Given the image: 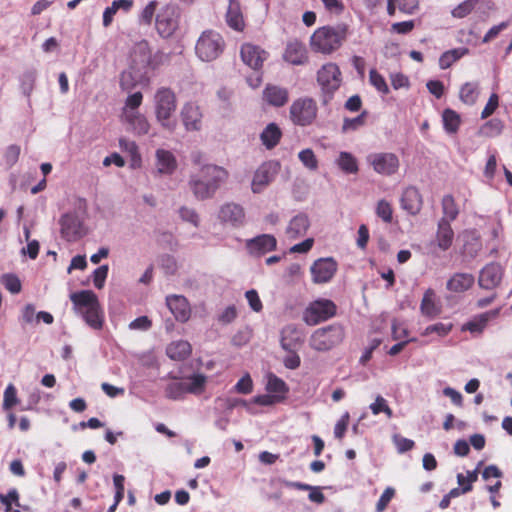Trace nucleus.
<instances>
[{
	"label": "nucleus",
	"instance_id": "obj_36",
	"mask_svg": "<svg viewBox=\"0 0 512 512\" xmlns=\"http://www.w3.org/2000/svg\"><path fill=\"white\" fill-rule=\"evenodd\" d=\"M147 71L133 69L131 66L120 75V87L124 91H130L136 87Z\"/></svg>",
	"mask_w": 512,
	"mask_h": 512
},
{
	"label": "nucleus",
	"instance_id": "obj_13",
	"mask_svg": "<svg viewBox=\"0 0 512 512\" xmlns=\"http://www.w3.org/2000/svg\"><path fill=\"white\" fill-rule=\"evenodd\" d=\"M245 247L251 256L261 257L276 250L277 240L271 234H261L246 240Z\"/></svg>",
	"mask_w": 512,
	"mask_h": 512
},
{
	"label": "nucleus",
	"instance_id": "obj_49",
	"mask_svg": "<svg viewBox=\"0 0 512 512\" xmlns=\"http://www.w3.org/2000/svg\"><path fill=\"white\" fill-rule=\"evenodd\" d=\"M17 403V390L13 384H9L4 391L3 409L10 410Z\"/></svg>",
	"mask_w": 512,
	"mask_h": 512
},
{
	"label": "nucleus",
	"instance_id": "obj_21",
	"mask_svg": "<svg viewBox=\"0 0 512 512\" xmlns=\"http://www.w3.org/2000/svg\"><path fill=\"white\" fill-rule=\"evenodd\" d=\"M59 223L61 236L65 240L69 242L76 241L82 236L81 223L76 215L70 213L64 214L60 218Z\"/></svg>",
	"mask_w": 512,
	"mask_h": 512
},
{
	"label": "nucleus",
	"instance_id": "obj_59",
	"mask_svg": "<svg viewBox=\"0 0 512 512\" xmlns=\"http://www.w3.org/2000/svg\"><path fill=\"white\" fill-rule=\"evenodd\" d=\"M394 495H395V489L392 487H387L384 490V492L382 493V495L380 496V498L376 504L377 512H383L387 508L389 502L392 500Z\"/></svg>",
	"mask_w": 512,
	"mask_h": 512
},
{
	"label": "nucleus",
	"instance_id": "obj_64",
	"mask_svg": "<svg viewBox=\"0 0 512 512\" xmlns=\"http://www.w3.org/2000/svg\"><path fill=\"white\" fill-rule=\"evenodd\" d=\"M245 296L253 311L260 312L262 310L263 305L256 290H248Z\"/></svg>",
	"mask_w": 512,
	"mask_h": 512
},
{
	"label": "nucleus",
	"instance_id": "obj_4",
	"mask_svg": "<svg viewBox=\"0 0 512 512\" xmlns=\"http://www.w3.org/2000/svg\"><path fill=\"white\" fill-rule=\"evenodd\" d=\"M155 117L161 127L173 132L176 122L172 116L177 108V98L174 91L168 87H160L154 94Z\"/></svg>",
	"mask_w": 512,
	"mask_h": 512
},
{
	"label": "nucleus",
	"instance_id": "obj_60",
	"mask_svg": "<svg viewBox=\"0 0 512 512\" xmlns=\"http://www.w3.org/2000/svg\"><path fill=\"white\" fill-rule=\"evenodd\" d=\"M158 7V2L153 0L150 1L141 12V20L143 23L150 25L152 23L155 11Z\"/></svg>",
	"mask_w": 512,
	"mask_h": 512
},
{
	"label": "nucleus",
	"instance_id": "obj_35",
	"mask_svg": "<svg viewBox=\"0 0 512 512\" xmlns=\"http://www.w3.org/2000/svg\"><path fill=\"white\" fill-rule=\"evenodd\" d=\"M266 391L274 396H277L280 402H283L289 392V387L284 380L275 374H269L266 384Z\"/></svg>",
	"mask_w": 512,
	"mask_h": 512
},
{
	"label": "nucleus",
	"instance_id": "obj_45",
	"mask_svg": "<svg viewBox=\"0 0 512 512\" xmlns=\"http://www.w3.org/2000/svg\"><path fill=\"white\" fill-rule=\"evenodd\" d=\"M376 215L385 223H391L393 220L392 205L384 199L378 201L376 206Z\"/></svg>",
	"mask_w": 512,
	"mask_h": 512
},
{
	"label": "nucleus",
	"instance_id": "obj_31",
	"mask_svg": "<svg viewBox=\"0 0 512 512\" xmlns=\"http://www.w3.org/2000/svg\"><path fill=\"white\" fill-rule=\"evenodd\" d=\"M309 226L310 222L307 215L300 213L290 220L285 233L289 239H296L304 236Z\"/></svg>",
	"mask_w": 512,
	"mask_h": 512
},
{
	"label": "nucleus",
	"instance_id": "obj_29",
	"mask_svg": "<svg viewBox=\"0 0 512 512\" xmlns=\"http://www.w3.org/2000/svg\"><path fill=\"white\" fill-rule=\"evenodd\" d=\"M500 310L494 309L487 311L485 313H482L472 319L471 321H468L462 326L463 331H469L473 334H481L484 329L486 328L489 320L495 319L498 317Z\"/></svg>",
	"mask_w": 512,
	"mask_h": 512
},
{
	"label": "nucleus",
	"instance_id": "obj_9",
	"mask_svg": "<svg viewBox=\"0 0 512 512\" xmlns=\"http://www.w3.org/2000/svg\"><path fill=\"white\" fill-rule=\"evenodd\" d=\"M337 307L332 300L317 299L311 302L303 312L306 324L314 326L336 315Z\"/></svg>",
	"mask_w": 512,
	"mask_h": 512
},
{
	"label": "nucleus",
	"instance_id": "obj_33",
	"mask_svg": "<svg viewBox=\"0 0 512 512\" xmlns=\"http://www.w3.org/2000/svg\"><path fill=\"white\" fill-rule=\"evenodd\" d=\"M282 138V131L276 123H269L260 134V140L266 149L276 147Z\"/></svg>",
	"mask_w": 512,
	"mask_h": 512
},
{
	"label": "nucleus",
	"instance_id": "obj_43",
	"mask_svg": "<svg viewBox=\"0 0 512 512\" xmlns=\"http://www.w3.org/2000/svg\"><path fill=\"white\" fill-rule=\"evenodd\" d=\"M443 125L444 129L448 133H456L461 124L460 115L452 109H445L443 111Z\"/></svg>",
	"mask_w": 512,
	"mask_h": 512
},
{
	"label": "nucleus",
	"instance_id": "obj_14",
	"mask_svg": "<svg viewBox=\"0 0 512 512\" xmlns=\"http://www.w3.org/2000/svg\"><path fill=\"white\" fill-rule=\"evenodd\" d=\"M282 58L291 65H305L309 61L308 50L303 42L292 39L287 42Z\"/></svg>",
	"mask_w": 512,
	"mask_h": 512
},
{
	"label": "nucleus",
	"instance_id": "obj_51",
	"mask_svg": "<svg viewBox=\"0 0 512 512\" xmlns=\"http://www.w3.org/2000/svg\"><path fill=\"white\" fill-rule=\"evenodd\" d=\"M298 157L305 167L310 170H316L318 161L314 152L311 149H304L299 152Z\"/></svg>",
	"mask_w": 512,
	"mask_h": 512
},
{
	"label": "nucleus",
	"instance_id": "obj_61",
	"mask_svg": "<svg viewBox=\"0 0 512 512\" xmlns=\"http://www.w3.org/2000/svg\"><path fill=\"white\" fill-rule=\"evenodd\" d=\"M499 105V97L496 93L490 95L488 102L486 103L484 109L481 112V118L486 119L491 116Z\"/></svg>",
	"mask_w": 512,
	"mask_h": 512
},
{
	"label": "nucleus",
	"instance_id": "obj_16",
	"mask_svg": "<svg viewBox=\"0 0 512 512\" xmlns=\"http://www.w3.org/2000/svg\"><path fill=\"white\" fill-rule=\"evenodd\" d=\"M337 270V263L332 258H320L310 268L314 283L329 282Z\"/></svg>",
	"mask_w": 512,
	"mask_h": 512
},
{
	"label": "nucleus",
	"instance_id": "obj_39",
	"mask_svg": "<svg viewBox=\"0 0 512 512\" xmlns=\"http://www.w3.org/2000/svg\"><path fill=\"white\" fill-rule=\"evenodd\" d=\"M207 378L203 374H193L190 377L183 379L184 386L187 393L199 395L205 390Z\"/></svg>",
	"mask_w": 512,
	"mask_h": 512
},
{
	"label": "nucleus",
	"instance_id": "obj_24",
	"mask_svg": "<svg viewBox=\"0 0 512 512\" xmlns=\"http://www.w3.org/2000/svg\"><path fill=\"white\" fill-rule=\"evenodd\" d=\"M122 118L129 125V129L137 135H146L150 130L147 117L138 111L124 112Z\"/></svg>",
	"mask_w": 512,
	"mask_h": 512
},
{
	"label": "nucleus",
	"instance_id": "obj_34",
	"mask_svg": "<svg viewBox=\"0 0 512 512\" xmlns=\"http://www.w3.org/2000/svg\"><path fill=\"white\" fill-rule=\"evenodd\" d=\"M192 347L188 341L179 340L170 343L166 348V354L169 358L176 361H182L190 356Z\"/></svg>",
	"mask_w": 512,
	"mask_h": 512
},
{
	"label": "nucleus",
	"instance_id": "obj_40",
	"mask_svg": "<svg viewBox=\"0 0 512 512\" xmlns=\"http://www.w3.org/2000/svg\"><path fill=\"white\" fill-rule=\"evenodd\" d=\"M469 50L465 47L455 48L444 52L439 58L441 69H448L457 60L468 54Z\"/></svg>",
	"mask_w": 512,
	"mask_h": 512
},
{
	"label": "nucleus",
	"instance_id": "obj_38",
	"mask_svg": "<svg viewBox=\"0 0 512 512\" xmlns=\"http://www.w3.org/2000/svg\"><path fill=\"white\" fill-rule=\"evenodd\" d=\"M418 8V0H387V13L393 16L398 9L404 14H413Z\"/></svg>",
	"mask_w": 512,
	"mask_h": 512
},
{
	"label": "nucleus",
	"instance_id": "obj_6",
	"mask_svg": "<svg viewBox=\"0 0 512 512\" xmlns=\"http://www.w3.org/2000/svg\"><path fill=\"white\" fill-rule=\"evenodd\" d=\"M225 47L223 37L212 30L204 31L199 37L195 51L197 56L203 61H213L218 58Z\"/></svg>",
	"mask_w": 512,
	"mask_h": 512
},
{
	"label": "nucleus",
	"instance_id": "obj_54",
	"mask_svg": "<svg viewBox=\"0 0 512 512\" xmlns=\"http://www.w3.org/2000/svg\"><path fill=\"white\" fill-rule=\"evenodd\" d=\"M143 101V94L138 91L129 95L125 101L123 113L127 111H137Z\"/></svg>",
	"mask_w": 512,
	"mask_h": 512
},
{
	"label": "nucleus",
	"instance_id": "obj_8",
	"mask_svg": "<svg viewBox=\"0 0 512 512\" xmlns=\"http://www.w3.org/2000/svg\"><path fill=\"white\" fill-rule=\"evenodd\" d=\"M344 331L341 326L330 325L315 330L310 337V346L317 351H327L342 342Z\"/></svg>",
	"mask_w": 512,
	"mask_h": 512
},
{
	"label": "nucleus",
	"instance_id": "obj_20",
	"mask_svg": "<svg viewBox=\"0 0 512 512\" xmlns=\"http://www.w3.org/2000/svg\"><path fill=\"white\" fill-rule=\"evenodd\" d=\"M150 46L148 41L141 40L137 42L130 54V65L133 69L146 71L150 59Z\"/></svg>",
	"mask_w": 512,
	"mask_h": 512
},
{
	"label": "nucleus",
	"instance_id": "obj_17",
	"mask_svg": "<svg viewBox=\"0 0 512 512\" xmlns=\"http://www.w3.org/2000/svg\"><path fill=\"white\" fill-rule=\"evenodd\" d=\"M502 277L503 269L501 265L491 262L481 269L478 284L483 289L492 290L499 286Z\"/></svg>",
	"mask_w": 512,
	"mask_h": 512
},
{
	"label": "nucleus",
	"instance_id": "obj_53",
	"mask_svg": "<svg viewBox=\"0 0 512 512\" xmlns=\"http://www.w3.org/2000/svg\"><path fill=\"white\" fill-rule=\"evenodd\" d=\"M475 5L476 0H466L452 10V15L456 18H464L473 11Z\"/></svg>",
	"mask_w": 512,
	"mask_h": 512
},
{
	"label": "nucleus",
	"instance_id": "obj_3",
	"mask_svg": "<svg viewBox=\"0 0 512 512\" xmlns=\"http://www.w3.org/2000/svg\"><path fill=\"white\" fill-rule=\"evenodd\" d=\"M70 300L75 312L82 315L85 322L93 329L103 326V313L97 295L92 290H82L72 293Z\"/></svg>",
	"mask_w": 512,
	"mask_h": 512
},
{
	"label": "nucleus",
	"instance_id": "obj_62",
	"mask_svg": "<svg viewBox=\"0 0 512 512\" xmlns=\"http://www.w3.org/2000/svg\"><path fill=\"white\" fill-rule=\"evenodd\" d=\"M235 391L241 394H249L253 390V382L249 374L243 376L235 385Z\"/></svg>",
	"mask_w": 512,
	"mask_h": 512
},
{
	"label": "nucleus",
	"instance_id": "obj_56",
	"mask_svg": "<svg viewBox=\"0 0 512 512\" xmlns=\"http://www.w3.org/2000/svg\"><path fill=\"white\" fill-rule=\"evenodd\" d=\"M20 153H21V148L19 145L12 144V145L8 146L4 153V159H5L6 164L9 167H12L13 165H15L19 159Z\"/></svg>",
	"mask_w": 512,
	"mask_h": 512
},
{
	"label": "nucleus",
	"instance_id": "obj_15",
	"mask_svg": "<svg viewBox=\"0 0 512 512\" xmlns=\"http://www.w3.org/2000/svg\"><path fill=\"white\" fill-rule=\"evenodd\" d=\"M240 55L242 61L255 71L263 67L264 61L268 57V53L260 46L244 43L241 46Z\"/></svg>",
	"mask_w": 512,
	"mask_h": 512
},
{
	"label": "nucleus",
	"instance_id": "obj_63",
	"mask_svg": "<svg viewBox=\"0 0 512 512\" xmlns=\"http://www.w3.org/2000/svg\"><path fill=\"white\" fill-rule=\"evenodd\" d=\"M119 146L123 151L129 153L133 159L140 158V154L138 152V146L134 141H131V140H128L125 138H120Z\"/></svg>",
	"mask_w": 512,
	"mask_h": 512
},
{
	"label": "nucleus",
	"instance_id": "obj_46",
	"mask_svg": "<svg viewBox=\"0 0 512 512\" xmlns=\"http://www.w3.org/2000/svg\"><path fill=\"white\" fill-rule=\"evenodd\" d=\"M370 409L374 415L384 413L389 419L393 417L392 409L389 407L387 401L380 395H378L375 401L370 405Z\"/></svg>",
	"mask_w": 512,
	"mask_h": 512
},
{
	"label": "nucleus",
	"instance_id": "obj_26",
	"mask_svg": "<svg viewBox=\"0 0 512 512\" xmlns=\"http://www.w3.org/2000/svg\"><path fill=\"white\" fill-rule=\"evenodd\" d=\"M227 25L237 31L242 32L245 29V20L241 5L237 0H229L228 8L225 15Z\"/></svg>",
	"mask_w": 512,
	"mask_h": 512
},
{
	"label": "nucleus",
	"instance_id": "obj_30",
	"mask_svg": "<svg viewBox=\"0 0 512 512\" xmlns=\"http://www.w3.org/2000/svg\"><path fill=\"white\" fill-rule=\"evenodd\" d=\"M156 167L160 174H172L177 168V161L172 152L165 149L156 150Z\"/></svg>",
	"mask_w": 512,
	"mask_h": 512
},
{
	"label": "nucleus",
	"instance_id": "obj_7",
	"mask_svg": "<svg viewBox=\"0 0 512 512\" xmlns=\"http://www.w3.org/2000/svg\"><path fill=\"white\" fill-rule=\"evenodd\" d=\"M317 82L323 92L322 102L327 105L342 82L339 67L334 63L324 64L317 72Z\"/></svg>",
	"mask_w": 512,
	"mask_h": 512
},
{
	"label": "nucleus",
	"instance_id": "obj_18",
	"mask_svg": "<svg viewBox=\"0 0 512 512\" xmlns=\"http://www.w3.org/2000/svg\"><path fill=\"white\" fill-rule=\"evenodd\" d=\"M400 205L410 215L415 216L419 214L423 205L420 191L414 186L405 188L400 198Z\"/></svg>",
	"mask_w": 512,
	"mask_h": 512
},
{
	"label": "nucleus",
	"instance_id": "obj_11",
	"mask_svg": "<svg viewBox=\"0 0 512 512\" xmlns=\"http://www.w3.org/2000/svg\"><path fill=\"white\" fill-rule=\"evenodd\" d=\"M367 160L375 172L385 176L397 173L400 167L398 156L391 152L373 153L368 156Z\"/></svg>",
	"mask_w": 512,
	"mask_h": 512
},
{
	"label": "nucleus",
	"instance_id": "obj_48",
	"mask_svg": "<svg viewBox=\"0 0 512 512\" xmlns=\"http://www.w3.org/2000/svg\"><path fill=\"white\" fill-rule=\"evenodd\" d=\"M2 284L12 294H17L21 291V281L14 274H5L2 276Z\"/></svg>",
	"mask_w": 512,
	"mask_h": 512
},
{
	"label": "nucleus",
	"instance_id": "obj_37",
	"mask_svg": "<svg viewBox=\"0 0 512 512\" xmlns=\"http://www.w3.org/2000/svg\"><path fill=\"white\" fill-rule=\"evenodd\" d=\"M435 297L434 290L429 288L425 291L420 304L422 314L429 318H434L441 312L440 307L435 302Z\"/></svg>",
	"mask_w": 512,
	"mask_h": 512
},
{
	"label": "nucleus",
	"instance_id": "obj_57",
	"mask_svg": "<svg viewBox=\"0 0 512 512\" xmlns=\"http://www.w3.org/2000/svg\"><path fill=\"white\" fill-rule=\"evenodd\" d=\"M108 265H102L93 272V283L97 289H102L108 276Z\"/></svg>",
	"mask_w": 512,
	"mask_h": 512
},
{
	"label": "nucleus",
	"instance_id": "obj_55",
	"mask_svg": "<svg viewBox=\"0 0 512 512\" xmlns=\"http://www.w3.org/2000/svg\"><path fill=\"white\" fill-rule=\"evenodd\" d=\"M393 443L395 444L399 453H405L414 448L415 443L413 440L405 438L399 434L393 436Z\"/></svg>",
	"mask_w": 512,
	"mask_h": 512
},
{
	"label": "nucleus",
	"instance_id": "obj_58",
	"mask_svg": "<svg viewBox=\"0 0 512 512\" xmlns=\"http://www.w3.org/2000/svg\"><path fill=\"white\" fill-rule=\"evenodd\" d=\"M0 501L5 505V510L11 511L12 503L16 506H20L19 503V493L16 489H11L7 495L0 494Z\"/></svg>",
	"mask_w": 512,
	"mask_h": 512
},
{
	"label": "nucleus",
	"instance_id": "obj_27",
	"mask_svg": "<svg viewBox=\"0 0 512 512\" xmlns=\"http://www.w3.org/2000/svg\"><path fill=\"white\" fill-rule=\"evenodd\" d=\"M454 241V231L451 223L446 219H440L437 224V231L435 235V244L441 251H447L451 248Z\"/></svg>",
	"mask_w": 512,
	"mask_h": 512
},
{
	"label": "nucleus",
	"instance_id": "obj_32",
	"mask_svg": "<svg viewBox=\"0 0 512 512\" xmlns=\"http://www.w3.org/2000/svg\"><path fill=\"white\" fill-rule=\"evenodd\" d=\"M475 282V278L470 273H455L447 281V289L451 292L462 293L470 289Z\"/></svg>",
	"mask_w": 512,
	"mask_h": 512
},
{
	"label": "nucleus",
	"instance_id": "obj_28",
	"mask_svg": "<svg viewBox=\"0 0 512 512\" xmlns=\"http://www.w3.org/2000/svg\"><path fill=\"white\" fill-rule=\"evenodd\" d=\"M219 219L222 222L230 223L232 226H240L245 219L243 208L235 203H227L220 208Z\"/></svg>",
	"mask_w": 512,
	"mask_h": 512
},
{
	"label": "nucleus",
	"instance_id": "obj_23",
	"mask_svg": "<svg viewBox=\"0 0 512 512\" xmlns=\"http://www.w3.org/2000/svg\"><path fill=\"white\" fill-rule=\"evenodd\" d=\"M166 304L177 321L185 322L190 317V306L187 299L180 295H171L166 298Z\"/></svg>",
	"mask_w": 512,
	"mask_h": 512
},
{
	"label": "nucleus",
	"instance_id": "obj_47",
	"mask_svg": "<svg viewBox=\"0 0 512 512\" xmlns=\"http://www.w3.org/2000/svg\"><path fill=\"white\" fill-rule=\"evenodd\" d=\"M503 123L499 119H491L481 127V133L487 137L499 135L503 130Z\"/></svg>",
	"mask_w": 512,
	"mask_h": 512
},
{
	"label": "nucleus",
	"instance_id": "obj_12",
	"mask_svg": "<svg viewBox=\"0 0 512 512\" xmlns=\"http://www.w3.org/2000/svg\"><path fill=\"white\" fill-rule=\"evenodd\" d=\"M279 164L277 162H265L255 171L251 189L253 193H261L274 179L278 172Z\"/></svg>",
	"mask_w": 512,
	"mask_h": 512
},
{
	"label": "nucleus",
	"instance_id": "obj_44",
	"mask_svg": "<svg viewBox=\"0 0 512 512\" xmlns=\"http://www.w3.org/2000/svg\"><path fill=\"white\" fill-rule=\"evenodd\" d=\"M186 394L187 390L183 380L171 382L165 388V396L172 400L182 399Z\"/></svg>",
	"mask_w": 512,
	"mask_h": 512
},
{
	"label": "nucleus",
	"instance_id": "obj_52",
	"mask_svg": "<svg viewBox=\"0 0 512 512\" xmlns=\"http://www.w3.org/2000/svg\"><path fill=\"white\" fill-rule=\"evenodd\" d=\"M453 325L451 323H442L438 322L432 325H429L425 328L424 335H429L432 333H437L439 336H446L452 330Z\"/></svg>",
	"mask_w": 512,
	"mask_h": 512
},
{
	"label": "nucleus",
	"instance_id": "obj_25",
	"mask_svg": "<svg viewBox=\"0 0 512 512\" xmlns=\"http://www.w3.org/2000/svg\"><path fill=\"white\" fill-rule=\"evenodd\" d=\"M463 253L469 257H476L482 249L481 236L476 229H466L461 234Z\"/></svg>",
	"mask_w": 512,
	"mask_h": 512
},
{
	"label": "nucleus",
	"instance_id": "obj_5",
	"mask_svg": "<svg viewBox=\"0 0 512 512\" xmlns=\"http://www.w3.org/2000/svg\"><path fill=\"white\" fill-rule=\"evenodd\" d=\"M317 115V102L311 97L297 98L289 108V118L296 126L306 127L312 125Z\"/></svg>",
	"mask_w": 512,
	"mask_h": 512
},
{
	"label": "nucleus",
	"instance_id": "obj_19",
	"mask_svg": "<svg viewBox=\"0 0 512 512\" xmlns=\"http://www.w3.org/2000/svg\"><path fill=\"white\" fill-rule=\"evenodd\" d=\"M262 98L269 106L283 107L289 101V91L279 85L267 84L262 92Z\"/></svg>",
	"mask_w": 512,
	"mask_h": 512
},
{
	"label": "nucleus",
	"instance_id": "obj_2",
	"mask_svg": "<svg viewBox=\"0 0 512 512\" xmlns=\"http://www.w3.org/2000/svg\"><path fill=\"white\" fill-rule=\"evenodd\" d=\"M348 35V26H322L316 29L310 37V47L314 52L331 54L338 50Z\"/></svg>",
	"mask_w": 512,
	"mask_h": 512
},
{
	"label": "nucleus",
	"instance_id": "obj_41",
	"mask_svg": "<svg viewBox=\"0 0 512 512\" xmlns=\"http://www.w3.org/2000/svg\"><path fill=\"white\" fill-rule=\"evenodd\" d=\"M441 206L443 211V217L441 219H446L448 223H451L458 217L459 208L452 195H445L442 198Z\"/></svg>",
	"mask_w": 512,
	"mask_h": 512
},
{
	"label": "nucleus",
	"instance_id": "obj_1",
	"mask_svg": "<svg viewBox=\"0 0 512 512\" xmlns=\"http://www.w3.org/2000/svg\"><path fill=\"white\" fill-rule=\"evenodd\" d=\"M229 177V172L215 164L202 165L189 179V188L198 200L212 198Z\"/></svg>",
	"mask_w": 512,
	"mask_h": 512
},
{
	"label": "nucleus",
	"instance_id": "obj_22",
	"mask_svg": "<svg viewBox=\"0 0 512 512\" xmlns=\"http://www.w3.org/2000/svg\"><path fill=\"white\" fill-rule=\"evenodd\" d=\"M181 118L185 128L189 131H198L202 125V113L198 105L186 103L181 110Z\"/></svg>",
	"mask_w": 512,
	"mask_h": 512
},
{
	"label": "nucleus",
	"instance_id": "obj_50",
	"mask_svg": "<svg viewBox=\"0 0 512 512\" xmlns=\"http://www.w3.org/2000/svg\"><path fill=\"white\" fill-rule=\"evenodd\" d=\"M370 83L381 93L387 94L389 93L388 85L384 79V77L377 72V70L372 69L369 73Z\"/></svg>",
	"mask_w": 512,
	"mask_h": 512
},
{
	"label": "nucleus",
	"instance_id": "obj_42",
	"mask_svg": "<svg viewBox=\"0 0 512 512\" xmlns=\"http://www.w3.org/2000/svg\"><path fill=\"white\" fill-rule=\"evenodd\" d=\"M478 83L476 82H467L462 85L459 92L460 100L468 105H473L478 98L479 89Z\"/></svg>",
	"mask_w": 512,
	"mask_h": 512
},
{
	"label": "nucleus",
	"instance_id": "obj_10",
	"mask_svg": "<svg viewBox=\"0 0 512 512\" xmlns=\"http://www.w3.org/2000/svg\"><path fill=\"white\" fill-rule=\"evenodd\" d=\"M180 11L174 4H167L156 16V30L163 38L171 37L179 26Z\"/></svg>",
	"mask_w": 512,
	"mask_h": 512
}]
</instances>
